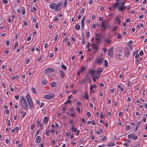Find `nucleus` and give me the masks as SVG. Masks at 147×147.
Returning a JSON list of instances; mask_svg holds the SVG:
<instances>
[{"label": "nucleus", "instance_id": "f257e3e1", "mask_svg": "<svg viewBox=\"0 0 147 147\" xmlns=\"http://www.w3.org/2000/svg\"><path fill=\"white\" fill-rule=\"evenodd\" d=\"M21 98L20 102L22 107L25 109H27L28 105L25 99L22 96L21 97Z\"/></svg>", "mask_w": 147, "mask_h": 147}, {"label": "nucleus", "instance_id": "f03ea898", "mask_svg": "<svg viewBox=\"0 0 147 147\" xmlns=\"http://www.w3.org/2000/svg\"><path fill=\"white\" fill-rule=\"evenodd\" d=\"M63 4V2H60L56 4V6L55 9V10L56 11H59L62 8Z\"/></svg>", "mask_w": 147, "mask_h": 147}, {"label": "nucleus", "instance_id": "7ed1b4c3", "mask_svg": "<svg viewBox=\"0 0 147 147\" xmlns=\"http://www.w3.org/2000/svg\"><path fill=\"white\" fill-rule=\"evenodd\" d=\"M55 96V94L45 95L44 96V98L47 99H51L54 98Z\"/></svg>", "mask_w": 147, "mask_h": 147}, {"label": "nucleus", "instance_id": "20e7f679", "mask_svg": "<svg viewBox=\"0 0 147 147\" xmlns=\"http://www.w3.org/2000/svg\"><path fill=\"white\" fill-rule=\"evenodd\" d=\"M113 47H112L110 48L108 51V55L111 57L113 56Z\"/></svg>", "mask_w": 147, "mask_h": 147}, {"label": "nucleus", "instance_id": "39448f33", "mask_svg": "<svg viewBox=\"0 0 147 147\" xmlns=\"http://www.w3.org/2000/svg\"><path fill=\"white\" fill-rule=\"evenodd\" d=\"M55 71L54 69L51 67L48 68L45 70V74L50 73L51 72H53Z\"/></svg>", "mask_w": 147, "mask_h": 147}, {"label": "nucleus", "instance_id": "423d86ee", "mask_svg": "<svg viewBox=\"0 0 147 147\" xmlns=\"http://www.w3.org/2000/svg\"><path fill=\"white\" fill-rule=\"evenodd\" d=\"M102 68L100 67L98 68V69L95 71V74L96 73L98 75L100 74L102 72Z\"/></svg>", "mask_w": 147, "mask_h": 147}, {"label": "nucleus", "instance_id": "0eeeda50", "mask_svg": "<svg viewBox=\"0 0 147 147\" xmlns=\"http://www.w3.org/2000/svg\"><path fill=\"white\" fill-rule=\"evenodd\" d=\"M103 59L102 58L100 59H97L96 61V63L100 65L101 64Z\"/></svg>", "mask_w": 147, "mask_h": 147}, {"label": "nucleus", "instance_id": "6e6552de", "mask_svg": "<svg viewBox=\"0 0 147 147\" xmlns=\"http://www.w3.org/2000/svg\"><path fill=\"white\" fill-rule=\"evenodd\" d=\"M35 142L37 143H39L41 142V138L40 136H38L37 137Z\"/></svg>", "mask_w": 147, "mask_h": 147}, {"label": "nucleus", "instance_id": "1a4fd4ad", "mask_svg": "<svg viewBox=\"0 0 147 147\" xmlns=\"http://www.w3.org/2000/svg\"><path fill=\"white\" fill-rule=\"evenodd\" d=\"M125 51L126 52V56L127 57H128L129 55V49L128 47H125Z\"/></svg>", "mask_w": 147, "mask_h": 147}, {"label": "nucleus", "instance_id": "9d476101", "mask_svg": "<svg viewBox=\"0 0 147 147\" xmlns=\"http://www.w3.org/2000/svg\"><path fill=\"white\" fill-rule=\"evenodd\" d=\"M126 6L121 5L118 7V9L120 11H123L126 9Z\"/></svg>", "mask_w": 147, "mask_h": 147}, {"label": "nucleus", "instance_id": "9b49d317", "mask_svg": "<svg viewBox=\"0 0 147 147\" xmlns=\"http://www.w3.org/2000/svg\"><path fill=\"white\" fill-rule=\"evenodd\" d=\"M88 73L91 74L92 76H94L95 74V71L93 69H90Z\"/></svg>", "mask_w": 147, "mask_h": 147}, {"label": "nucleus", "instance_id": "f8f14e48", "mask_svg": "<svg viewBox=\"0 0 147 147\" xmlns=\"http://www.w3.org/2000/svg\"><path fill=\"white\" fill-rule=\"evenodd\" d=\"M59 72L60 73V75L62 78H63L65 76V73L64 71L62 70H60Z\"/></svg>", "mask_w": 147, "mask_h": 147}, {"label": "nucleus", "instance_id": "ddd939ff", "mask_svg": "<svg viewBox=\"0 0 147 147\" xmlns=\"http://www.w3.org/2000/svg\"><path fill=\"white\" fill-rule=\"evenodd\" d=\"M101 39V37H99V34L98 33L96 34L95 36L96 41H99Z\"/></svg>", "mask_w": 147, "mask_h": 147}, {"label": "nucleus", "instance_id": "4468645a", "mask_svg": "<svg viewBox=\"0 0 147 147\" xmlns=\"http://www.w3.org/2000/svg\"><path fill=\"white\" fill-rule=\"evenodd\" d=\"M91 47L92 48H93L96 51H97L98 49V47L96 44L94 43H92L91 44Z\"/></svg>", "mask_w": 147, "mask_h": 147}, {"label": "nucleus", "instance_id": "2eb2a0df", "mask_svg": "<svg viewBox=\"0 0 147 147\" xmlns=\"http://www.w3.org/2000/svg\"><path fill=\"white\" fill-rule=\"evenodd\" d=\"M56 6V3H53L50 5V7L52 9H54Z\"/></svg>", "mask_w": 147, "mask_h": 147}, {"label": "nucleus", "instance_id": "dca6fc26", "mask_svg": "<svg viewBox=\"0 0 147 147\" xmlns=\"http://www.w3.org/2000/svg\"><path fill=\"white\" fill-rule=\"evenodd\" d=\"M28 105L31 108H32L34 107L33 103V102H32V100L28 102Z\"/></svg>", "mask_w": 147, "mask_h": 147}, {"label": "nucleus", "instance_id": "f3484780", "mask_svg": "<svg viewBox=\"0 0 147 147\" xmlns=\"http://www.w3.org/2000/svg\"><path fill=\"white\" fill-rule=\"evenodd\" d=\"M26 98L28 102L32 100L30 96L28 94H27L26 96Z\"/></svg>", "mask_w": 147, "mask_h": 147}, {"label": "nucleus", "instance_id": "a211bd4d", "mask_svg": "<svg viewBox=\"0 0 147 147\" xmlns=\"http://www.w3.org/2000/svg\"><path fill=\"white\" fill-rule=\"evenodd\" d=\"M49 120V119L46 116L45 117L44 119V123L45 124L46 123L48 122Z\"/></svg>", "mask_w": 147, "mask_h": 147}, {"label": "nucleus", "instance_id": "6ab92c4d", "mask_svg": "<svg viewBox=\"0 0 147 147\" xmlns=\"http://www.w3.org/2000/svg\"><path fill=\"white\" fill-rule=\"evenodd\" d=\"M57 85V83L53 82H51L50 84V86L51 87H54L56 86Z\"/></svg>", "mask_w": 147, "mask_h": 147}, {"label": "nucleus", "instance_id": "aec40b11", "mask_svg": "<svg viewBox=\"0 0 147 147\" xmlns=\"http://www.w3.org/2000/svg\"><path fill=\"white\" fill-rule=\"evenodd\" d=\"M116 21L117 22V23L118 25H120L121 24V22L118 16H117L116 17Z\"/></svg>", "mask_w": 147, "mask_h": 147}, {"label": "nucleus", "instance_id": "412c9836", "mask_svg": "<svg viewBox=\"0 0 147 147\" xmlns=\"http://www.w3.org/2000/svg\"><path fill=\"white\" fill-rule=\"evenodd\" d=\"M134 133H132L129 135H128L127 136V137L128 138H133L134 136Z\"/></svg>", "mask_w": 147, "mask_h": 147}, {"label": "nucleus", "instance_id": "4be33fe9", "mask_svg": "<svg viewBox=\"0 0 147 147\" xmlns=\"http://www.w3.org/2000/svg\"><path fill=\"white\" fill-rule=\"evenodd\" d=\"M115 142H113L112 143H109L108 144L107 146H112L115 145Z\"/></svg>", "mask_w": 147, "mask_h": 147}, {"label": "nucleus", "instance_id": "5701e85b", "mask_svg": "<svg viewBox=\"0 0 147 147\" xmlns=\"http://www.w3.org/2000/svg\"><path fill=\"white\" fill-rule=\"evenodd\" d=\"M75 28L77 30H79L80 29V26L79 25H76L75 26Z\"/></svg>", "mask_w": 147, "mask_h": 147}, {"label": "nucleus", "instance_id": "b1692460", "mask_svg": "<svg viewBox=\"0 0 147 147\" xmlns=\"http://www.w3.org/2000/svg\"><path fill=\"white\" fill-rule=\"evenodd\" d=\"M84 97L85 98L86 100H88L89 98V96L88 95V93L87 92H85Z\"/></svg>", "mask_w": 147, "mask_h": 147}, {"label": "nucleus", "instance_id": "393cba45", "mask_svg": "<svg viewBox=\"0 0 147 147\" xmlns=\"http://www.w3.org/2000/svg\"><path fill=\"white\" fill-rule=\"evenodd\" d=\"M71 130L73 132H75L77 130L74 127V125H73V126H72L71 128Z\"/></svg>", "mask_w": 147, "mask_h": 147}, {"label": "nucleus", "instance_id": "a878e982", "mask_svg": "<svg viewBox=\"0 0 147 147\" xmlns=\"http://www.w3.org/2000/svg\"><path fill=\"white\" fill-rule=\"evenodd\" d=\"M119 4L118 2H117L115 3L113 5H112V7H114V8H116L117 7L118 5Z\"/></svg>", "mask_w": 147, "mask_h": 147}, {"label": "nucleus", "instance_id": "bb28decb", "mask_svg": "<svg viewBox=\"0 0 147 147\" xmlns=\"http://www.w3.org/2000/svg\"><path fill=\"white\" fill-rule=\"evenodd\" d=\"M86 36L87 39H88L90 36V33L89 31H88L86 32Z\"/></svg>", "mask_w": 147, "mask_h": 147}, {"label": "nucleus", "instance_id": "cd10ccee", "mask_svg": "<svg viewBox=\"0 0 147 147\" xmlns=\"http://www.w3.org/2000/svg\"><path fill=\"white\" fill-rule=\"evenodd\" d=\"M86 69V67H84L83 66H82V67L81 69L80 70V71H81L82 72H83L84 70H85Z\"/></svg>", "mask_w": 147, "mask_h": 147}, {"label": "nucleus", "instance_id": "c85d7f7f", "mask_svg": "<svg viewBox=\"0 0 147 147\" xmlns=\"http://www.w3.org/2000/svg\"><path fill=\"white\" fill-rule=\"evenodd\" d=\"M47 80L45 79H44L42 81V84L44 85H45L47 84Z\"/></svg>", "mask_w": 147, "mask_h": 147}, {"label": "nucleus", "instance_id": "c756f323", "mask_svg": "<svg viewBox=\"0 0 147 147\" xmlns=\"http://www.w3.org/2000/svg\"><path fill=\"white\" fill-rule=\"evenodd\" d=\"M50 132V130L49 129L47 130V132H45V134L47 136H49V133Z\"/></svg>", "mask_w": 147, "mask_h": 147}, {"label": "nucleus", "instance_id": "7c9ffc66", "mask_svg": "<svg viewBox=\"0 0 147 147\" xmlns=\"http://www.w3.org/2000/svg\"><path fill=\"white\" fill-rule=\"evenodd\" d=\"M82 43L83 44H85V42L84 41V37L83 35H82Z\"/></svg>", "mask_w": 147, "mask_h": 147}, {"label": "nucleus", "instance_id": "2f4dec72", "mask_svg": "<svg viewBox=\"0 0 147 147\" xmlns=\"http://www.w3.org/2000/svg\"><path fill=\"white\" fill-rule=\"evenodd\" d=\"M104 62H105V64H104V66H105V67H107V66L108 65V62L107 61V60H105V61H104Z\"/></svg>", "mask_w": 147, "mask_h": 147}, {"label": "nucleus", "instance_id": "473e14b6", "mask_svg": "<svg viewBox=\"0 0 147 147\" xmlns=\"http://www.w3.org/2000/svg\"><path fill=\"white\" fill-rule=\"evenodd\" d=\"M104 116L102 114V111H101L100 113V116H99V117L101 119H102L104 118Z\"/></svg>", "mask_w": 147, "mask_h": 147}, {"label": "nucleus", "instance_id": "72a5a7b5", "mask_svg": "<svg viewBox=\"0 0 147 147\" xmlns=\"http://www.w3.org/2000/svg\"><path fill=\"white\" fill-rule=\"evenodd\" d=\"M117 57L120 59H121L120 57L121 56V54L120 53H118L117 55Z\"/></svg>", "mask_w": 147, "mask_h": 147}, {"label": "nucleus", "instance_id": "f704fd0d", "mask_svg": "<svg viewBox=\"0 0 147 147\" xmlns=\"http://www.w3.org/2000/svg\"><path fill=\"white\" fill-rule=\"evenodd\" d=\"M61 68L64 70H66L67 69L66 67L64 65H62L61 66Z\"/></svg>", "mask_w": 147, "mask_h": 147}, {"label": "nucleus", "instance_id": "c9c22d12", "mask_svg": "<svg viewBox=\"0 0 147 147\" xmlns=\"http://www.w3.org/2000/svg\"><path fill=\"white\" fill-rule=\"evenodd\" d=\"M96 87V86L95 84H94V85H91V88H90V90H92L93 88H95Z\"/></svg>", "mask_w": 147, "mask_h": 147}, {"label": "nucleus", "instance_id": "e433bc0d", "mask_svg": "<svg viewBox=\"0 0 147 147\" xmlns=\"http://www.w3.org/2000/svg\"><path fill=\"white\" fill-rule=\"evenodd\" d=\"M117 37L118 39H122V37L119 33L118 34Z\"/></svg>", "mask_w": 147, "mask_h": 147}, {"label": "nucleus", "instance_id": "4c0bfd02", "mask_svg": "<svg viewBox=\"0 0 147 147\" xmlns=\"http://www.w3.org/2000/svg\"><path fill=\"white\" fill-rule=\"evenodd\" d=\"M2 2L4 4L7 3H8V1L7 0H3Z\"/></svg>", "mask_w": 147, "mask_h": 147}, {"label": "nucleus", "instance_id": "58836bf2", "mask_svg": "<svg viewBox=\"0 0 147 147\" xmlns=\"http://www.w3.org/2000/svg\"><path fill=\"white\" fill-rule=\"evenodd\" d=\"M105 42L108 44H110L111 43V41L110 40H105Z\"/></svg>", "mask_w": 147, "mask_h": 147}, {"label": "nucleus", "instance_id": "ea45409f", "mask_svg": "<svg viewBox=\"0 0 147 147\" xmlns=\"http://www.w3.org/2000/svg\"><path fill=\"white\" fill-rule=\"evenodd\" d=\"M32 91L35 94H36L35 92V88L34 87H32Z\"/></svg>", "mask_w": 147, "mask_h": 147}, {"label": "nucleus", "instance_id": "a19ab883", "mask_svg": "<svg viewBox=\"0 0 147 147\" xmlns=\"http://www.w3.org/2000/svg\"><path fill=\"white\" fill-rule=\"evenodd\" d=\"M40 129H39L37 130V131L36 133V134H35V136H36L38 135V134L40 132Z\"/></svg>", "mask_w": 147, "mask_h": 147}, {"label": "nucleus", "instance_id": "79ce46f5", "mask_svg": "<svg viewBox=\"0 0 147 147\" xmlns=\"http://www.w3.org/2000/svg\"><path fill=\"white\" fill-rule=\"evenodd\" d=\"M106 139V137L105 136H104L103 138H101V140L102 141H103L105 140Z\"/></svg>", "mask_w": 147, "mask_h": 147}, {"label": "nucleus", "instance_id": "37998d69", "mask_svg": "<svg viewBox=\"0 0 147 147\" xmlns=\"http://www.w3.org/2000/svg\"><path fill=\"white\" fill-rule=\"evenodd\" d=\"M58 34H57L54 37V39H53V40L54 41H55L56 40L58 36Z\"/></svg>", "mask_w": 147, "mask_h": 147}, {"label": "nucleus", "instance_id": "c03bdc74", "mask_svg": "<svg viewBox=\"0 0 147 147\" xmlns=\"http://www.w3.org/2000/svg\"><path fill=\"white\" fill-rule=\"evenodd\" d=\"M67 3V0H65L64 4V7H65Z\"/></svg>", "mask_w": 147, "mask_h": 147}, {"label": "nucleus", "instance_id": "a18cd8bd", "mask_svg": "<svg viewBox=\"0 0 147 147\" xmlns=\"http://www.w3.org/2000/svg\"><path fill=\"white\" fill-rule=\"evenodd\" d=\"M103 28V29L104 31H105V29L107 28V26L106 25H104L103 27H102Z\"/></svg>", "mask_w": 147, "mask_h": 147}, {"label": "nucleus", "instance_id": "49530a36", "mask_svg": "<svg viewBox=\"0 0 147 147\" xmlns=\"http://www.w3.org/2000/svg\"><path fill=\"white\" fill-rule=\"evenodd\" d=\"M139 55L140 56H142L143 55V52L142 50H141L140 53H139Z\"/></svg>", "mask_w": 147, "mask_h": 147}, {"label": "nucleus", "instance_id": "de8ad7c7", "mask_svg": "<svg viewBox=\"0 0 147 147\" xmlns=\"http://www.w3.org/2000/svg\"><path fill=\"white\" fill-rule=\"evenodd\" d=\"M76 110H77L78 111V113H80V108L79 107V106H77V108H76Z\"/></svg>", "mask_w": 147, "mask_h": 147}, {"label": "nucleus", "instance_id": "09e8293b", "mask_svg": "<svg viewBox=\"0 0 147 147\" xmlns=\"http://www.w3.org/2000/svg\"><path fill=\"white\" fill-rule=\"evenodd\" d=\"M9 43H10V42H9V40H7L6 42V45L7 46H9Z\"/></svg>", "mask_w": 147, "mask_h": 147}, {"label": "nucleus", "instance_id": "8fccbe9b", "mask_svg": "<svg viewBox=\"0 0 147 147\" xmlns=\"http://www.w3.org/2000/svg\"><path fill=\"white\" fill-rule=\"evenodd\" d=\"M123 52V49H122V48H120L119 49V53H121Z\"/></svg>", "mask_w": 147, "mask_h": 147}, {"label": "nucleus", "instance_id": "3c124183", "mask_svg": "<svg viewBox=\"0 0 147 147\" xmlns=\"http://www.w3.org/2000/svg\"><path fill=\"white\" fill-rule=\"evenodd\" d=\"M34 124H32V125H31V127H30V129L31 130H32L34 128Z\"/></svg>", "mask_w": 147, "mask_h": 147}, {"label": "nucleus", "instance_id": "603ef678", "mask_svg": "<svg viewBox=\"0 0 147 147\" xmlns=\"http://www.w3.org/2000/svg\"><path fill=\"white\" fill-rule=\"evenodd\" d=\"M76 131V134L77 136H78L79 135V134L80 132V131L79 130H77Z\"/></svg>", "mask_w": 147, "mask_h": 147}, {"label": "nucleus", "instance_id": "864d4df0", "mask_svg": "<svg viewBox=\"0 0 147 147\" xmlns=\"http://www.w3.org/2000/svg\"><path fill=\"white\" fill-rule=\"evenodd\" d=\"M137 138H138V137L136 135V136L134 135V137H133V140H136L137 139Z\"/></svg>", "mask_w": 147, "mask_h": 147}, {"label": "nucleus", "instance_id": "5fc2aeb1", "mask_svg": "<svg viewBox=\"0 0 147 147\" xmlns=\"http://www.w3.org/2000/svg\"><path fill=\"white\" fill-rule=\"evenodd\" d=\"M86 82V80L85 79H84L82 80V81L81 82L80 84H83L84 83Z\"/></svg>", "mask_w": 147, "mask_h": 147}, {"label": "nucleus", "instance_id": "6e6d98bb", "mask_svg": "<svg viewBox=\"0 0 147 147\" xmlns=\"http://www.w3.org/2000/svg\"><path fill=\"white\" fill-rule=\"evenodd\" d=\"M117 26H115L114 27V28L112 30L113 31H116L117 30Z\"/></svg>", "mask_w": 147, "mask_h": 147}, {"label": "nucleus", "instance_id": "4d7b16f0", "mask_svg": "<svg viewBox=\"0 0 147 147\" xmlns=\"http://www.w3.org/2000/svg\"><path fill=\"white\" fill-rule=\"evenodd\" d=\"M87 115L88 116V117H90L91 116V113H90L88 111L87 112Z\"/></svg>", "mask_w": 147, "mask_h": 147}, {"label": "nucleus", "instance_id": "13d9d810", "mask_svg": "<svg viewBox=\"0 0 147 147\" xmlns=\"http://www.w3.org/2000/svg\"><path fill=\"white\" fill-rule=\"evenodd\" d=\"M130 129V126L129 125H127L126 126V130H129Z\"/></svg>", "mask_w": 147, "mask_h": 147}, {"label": "nucleus", "instance_id": "bf43d9fd", "mask_svg": "<svg viewBox=\"0 0 147 147\" xmlns=\"http://www.w3.org/2000/svg\"><path fill=\"white\" fill-rule=\"evenodd\" d=\"M141 124V122L140 121H139L137 122L136 123V124L137 125V126L138 127Z\"/></svg>", "mask_w": 147, "mask_h": 147}, {"label": "nucleus", "instance_id": "052dcab7", "mask_svg": "<svg viewBox=\"0 0 147 147\" xmlns=\"http://www.w3.org/2000/svg\"><path fill=\"white\" fill-rule=\"evenodd\" d=\"M18 45V42H17L16 44V45H15V46H14V47H13V49L14 50H15L16 49V48L17 46Z\"/></svg>", "mask_w": 147, "mask_h": 147}, {"label": "nucleus", "instance_id": "680f3d73", "mask_svg": "<svg viewBox=\"0 0 147 147\" xmlns=\"http://www.w3.org/2000/svg\"><path fill=\"white\" fill-rule=\"evenodd\" d=\"M15 98L16 99L18 100L19 98V96L18 95H16L15 96Z\"/></svg>", "mask_w": 147, "mask_h": 147}, {"label": "nucleus", "instance_id": "e2e57ef3", "mask_svg": "<svg viewBox=\"0 0 147 147\" xmlns=\"http://www.w3.org/2000/svg\"><path fill=\"white\" fill-rule=\"evenodd\" d=\"M35 27L36 28H38V22H36L35 24Z\"/></svg>", "mask_w": 147, "mask_h": 147}, {"label": "nucleus", "instance_id": "0e129e2a", "mask_svg": "<svg viewBox=\"0 0 147 147\" xmlns=\"http://www.w3.org/2000/svg\"><path fill=\"white\" fill-rule=\"evenodd\" d=\"M84 8L81 9L80 11V12L81 13H83L84 12Z\"/></svg>", "mask_w": 147, "mask_h": 147}, {"label": "nucleus", "instance_id": "69168bd1", "mask_svg": "<svg viewBox=\"0 0 147 147\" xmlns=\"http://www.w3.org/2000/svg\"><path fill=\"white\" fill-rule=\"evenodd\" d=\"M85 18V16L84 15L83 16V18H82V20L81 22H84Z\"/></svg>", "mask_w": 147, "mask_h": 147}, {"label": "nucleus", "instance_id": "338daca9", "mask_svg": "<svg viewBox=\"0 0 147 147\" xmlns=\"http://www.w3.org/2000/svg\"><path fill=\"white\" fill-rule=\"evenodd\" d=\"M93 3V1L92 0H90L89 1V2H88L89 4L90 5L92 4Z\"/></svg>", "mask_w": 147, "mask_h": 147}, {"label": "nucleus", "instance_id": "774afa93", "mask_svg": "<svg viewBox=\"0 0 147 147\" xmlns=\"http://www.w3.org/2000/svg\"><path fill=\"white\" fill-rule=\"evenodd\" d=\"M8 21L9 23H11V19L10 18H8Z\"/></svg>", "mask_w": 147, "mask_h": 147}]
</instances>
